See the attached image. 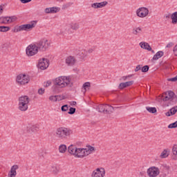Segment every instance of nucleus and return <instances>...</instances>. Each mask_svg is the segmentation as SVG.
Here are the masks:
<instances>
[{"mask_svg":"<svg viewBox=\"0 0 177 177\" xmlns=\"http://www.w3.org/2000/svg\"><path fill=\"white\" fill-rule=\"evenodd\" d=\"M7 18L8 20V24H10V23H14V21H16V20H17V17H16L15 15L7 17Z\"/></svg>","mask_w":177,"mask_h":177,"instance_id":"473e14b6","label":"nucleus"},{"mask_svg":"<svg viewBox=\"0 0 177 177\" xmlns=\"http://www.w3.org/2000/svg\"><path fill=\"white\" fill-rule=\"evenodd\" d=\"M70 27L72 30H75V31H77V30L80 28V24L77 23H71L70 24Z\"/></svg>","mask_w":177,"mask_h":177,"instance_id":"2f4dec72","label":"nucleus"},{"mask_svg":"<svg viewBox=\"0 0 177 177\" xmlns=\"http://www.w3.org/2000/svg\"><path fill=\"white\" fill-rule=\"evenodd\" d=\"M87 150H88V153H89V154H91V151H93V150H95V147H93L92 146H89V147Z\"/></svg>","mask_w":177,"mask_h":177,"instance_id":"4d7b16f0","label":"nucleus"},{"mask_svg":"<svg viewBox=\"0 0 177 177\" xmlns=\"http://www.w3.org/2000/svg\"><path fill=\"white\" fill-rule=\"evenodd\" d=\"M165 94L167 95L168 98L170 100L171 102L176 103L177 96L175 95V93H174V91H169Z\"/></svg>","mask_w":177,"mask_h":177,"instance_id":"2eb2a0df","label":"nucleus"},{"mask_svg":"<svg viewBox=\"0 0 177 177\" xmlns=\"http://www.w3.org/2000/svg\"><path fill=\"white\" fill-rule=\"evenodd\" d=\"M139 70H142V65H138L135 68V72L138 73Z\"/></svg>","mask_w":177,"mask_h":177,"instance_id":"3c124183","label":"nucleus"},{"mask_svg":"<svg viewBox=\"0 0 177 177\" xmlns=\"http://www.w3.org/2000/svg\"><path fill=\"white\" fill-rule=\"evenodd\" d=\"M172 46H174V43H172V42H169V43L167 44V45L166 46V47H167V48H172Z\"/></svg>","mask_w":177,"mask_h":177,"instance_id":"bf43d9fd","label":"nucleus"},{"mask_svg":"<svg viewBox=\"0 0 177 177\" xmlns=\"http://www.w3.org/2000/svg\"><path fill=\"white\" fill-rule=\"evenodd\" d=\"M18 109L20 111H27L28 110V104H18Z\"/></svg>","mask_w":177,"mask_h":177,"instance_id":"5701e85b","label":"nucleus"},{"mask_svg":"<svg viewBox=\"0 0 177 177\" xmlns=\"http://www.w3.org/2000/svg\"><path fill=\"white\" fill-rule=\"evenodd\" d=\"M146 110L151 114H156V113H157V109L156 107L147 106Z\"/></svg>","mask_w":177,"mask_h":177,"instance_id":"c756f323","label":"nucleus"},{"mask_svg":"<svg viewBox=\"0 0 177 177\" xmlns=\"http://www.w3.org/2000/svg\"><path fill=\"white\" fill-rule=\"evenodd\" d=\"M18 104H28L30 103V97L27 95H21L18 99Z\"/></svg>","mask_w":177,"mask_h":177,"instance_id":"f3484780","label":"nucleus"},{"mask_svg":"<svg viewBox=\"0 0 177 177\" xmlns=\"http://www.w3.org/2000/svg\"><path fill=\"white\" fill-rule=\"evenodd\" d=\"M147 174L149 177H157L160 175V169L155 166L151 167L147 169Z\"/></svg>","mask_w":177,"mask_h":177,"instance_id":"6e6552de","label":"nucleus"},{"mask_svg":"<svg viewBox=\"0 0 177 177\" xmlns=\"http://www.w3.org/2000/svg\"><path fill=\"white\" fill-rule=\"evenodd\" d=\"M140 32H142V28H140V27L134 28L132 30V33L134 35H138V34H140Z\"/></svg>","mask_w":177,"mask_h":177,"instance_id":"7c9ffc66","label":"nucleus"},{"mask_svg":"<svg viewBox=\"0 0 177 177\" xmlns=\"http://www.w3.org/2000/svg\"><path fill=\"white\" fill-rule=\"evenodd\" d=\"M172 153L174 156H177V145H174L172 148Z\"/></svg>","mask_w":177,"mask_h":177,"instance_id":"a18cd8bd","label":"nucleus"},{"mask_svg":"<svg viewBox=\"0 0 177 177\" xmlns=\"http://www.w3.org/2000/svg\"><path fill=\"white\" fill-rule=\"evenodd\" d=\"M171 19L172 24H177V11L171 14Z\"/></svg>","mask_w":177,"mask_h":177,"instance_id":"bb28decb","label":"nucleus"},{"mask_svg":"<svg viewBox=\"0 0 177 177\" xmlns=\"http://www.w3.org/2000/svg\"><path fill=\"white\" fill-rule=\"evenodd\" d=\"M131 75H127V76H123L122 78L120 79V81H125L126 80H128Z\"/></svg>","mask_w":177,"mask_h":177,"instance_id":"603ef678","label":"nucleus"},{"mask_svg":"<svg viewBox=\"0 0 177 177\" xmlns=\"http://www.w3.org/2000/svg\"><path fill=\"white\" fill-rule=\"evenodd\" d=\"M36 45L39 52H46L50 48V41L46 39H42L36 42Z\"/></svg>","mask_w":177,"mask_h":177,"instance_id":"f03ea898","label":"nucleus"},{"mask_svg":"<svg viewBox=\"0 0 177 177\" xmlns=\"http://www.w3.org/2000/svg\"><path fill=\"white\" fill-rule=\"evenodd\" d=\"M39 50L37 46V44H30L26 49V55L28 57L35 56Z\"/></svg>","mask_w":177,"mask_h":177,"instance_id":"39448f33","label":"nucleus"},{"mask_svg":"<svg viewBox=\"0 0 177 177\" xmlns=\"http://www.w3.org/2000/svg\"><path fill=\"white\" fill-rule=\"evenodd\" d=\"M16 82L19 85H26L30 82V76L26 75V74H20L17 76Z\"/></svg>","mask_w":177,"mask_h":177,"instance_id":"423d86ee","label":"nucleus"},{"mask_svg":"<svg viewBox=\"0 0 177 177\" xmlns=\"http://www.w3.org/2000/svg\"><path fill=\"white\" fill-rule=\"evenodd\" d=\"M90 86H91V82H85L83 84V88L84 90V93L86 92V88H89Z\"/></svg>","mask_w":177,"mask_h":177,"instance_id":"4c0bfd02","label":"nucleus"},{"mask_svg":"<svg viewBox=\"0 0 177 177\" xmlns=\"http://www.w3.org/2000/svg\"><path fill=\"white\" fill-rule=\"evenodd\" d=\"M77 56L81 61H84L85 60V57L88 56V52L86 50H82L79 52Z\"/></svg>","mask_w":177,"mask_h":177,"instance_id":"a211bd4d","label":"nucleus"},{"mask_svg":"<svg viewBox=\"0 0 177 177\" xmlns=\"http://www.w3.org/2000/svg\"><path fill=\"white\" fill-rule=\"evenodd\" d=\"M162 100H163V102H168V100H170L168 97V95L167 94H165V96L164 95L162 96Z\"/></svg>","mask_w":177,"mask_h":177,"instance_id":"09e8293b","label":"nucleus"},{"mask_svg":"<svg viewBox=\"0 0 177 177\" xmlns=\"http://www.w3.org/2000/svg\"><path fill=\"white\" fill-rule=\"evenodd\" d=\"M50 85H52V82H50V80H48L46 82V84H44V86L46 88H48V86H50Z\"/></svg>","mask_w":177,"mask_h":177,"instance_id":"864d4df0","label":"nucleus"},{"mask_svg":"<svg viewBox=\"0 0 177 177\" xmlns=\"http://www.w3.org/2000/svg\"><path fill=\"white\" fill-rule=\"evenodd\" d=\"M167 174H160V177H166Z\"/></svg>","mask_w":177,"mask_h":177,"instance_id":"338daca9","label":"nucleus"},{"mask_svg":"<svg viewBox=\"0 0 177 177\" xmlns=\"http://www.w3.org/2000/svg\"><path fill=\"white\" fill-rule=\"evenodd\" d=\"M168 81H171V82H176V81H177V75L175 76L174 77L168 79Z\"/></svg>","mask_w":177,"mask_h":177,"instance_id":"5fc2aeb1","label":"nucleus"},{"mask_svg":"<svg viewBox=\"0 0 177 177\" xmlns=\"http://www.w3.org/2000/svg\"><path fill=\"white\" fill-rule=\"evenodd\" d=\"M168 156H169V153L167 149H165L160 154L162 158H167Z\"/></svg>","mask_w":177,"mask_h":177,"instance_id":"c9c22d12","label":"nucleus"},{"mask_svg":"<svg viewBox=\"0 0 177 177\" xmlns=\"http://www.w3.org/2000/svg\"><path fill=\"white\" fill-rule=\"evenodd\" d=\"M122 106H115L114 109H121Z\"/></svg>","mask_w":177,"mask_h":177,"instance_id":"774afa93","label":"nucleus"},{"mask_svg":"<svg viewBox=\"0 0 177 177\" xmlns=\"http://www.w3.org/2000/svg\"><path fill=\"white\" fill-rule=\"evenodd\" d=\"M57 102H61V100H64L66 99V95H56Z\"/></svg>","mask_w":177,"mask_h":177,"instance_id":"79ce46f5","label":"nucleus"},{"mask_svg":"<svg viewBox=\"0 0 177 177\" xmlns=\"http://www.w3.org/2000/svg\"><path fill=\"white\" fill-rule=\"evenodd\" d=\"M59 153H66L67 151V147L66 145H61L59 147Z\"/></svg>","mask_w":177,"mask_h":177,"instance_id":"72a5a7b5","label":"nucleus"},{"mask_svg":"<svg viewBox=\"0 0 177 177\" xmlns=\"http://www.w3.org/2000/svg\"><path fill=\"white\" fill-rule=\"evenodd\" d=\"M140 46L142 48V49H145L146 50H151V46H150L149 43H146L145 41L140 42Z\"/></svg>","mask_w":177,"mask_h":177,"instance_id":"412c9836","label":"nucleus"},{"mask_svg":"<svg viewBox=\"0 0 177 177\" xmlns=\"http://www.w3.org/2000/svg\"><path fill=\"white\" fill-rule=\"evenodd\" d=\"M133 80L126 82H122L119 84L118 88L120 90H122L125 88H128V86H131V85H133Z\"/></svg>","mask_w":177,"mask_h":177,"instance_id":"dca6fc26","label":"nucleus"},{"mask_svg":"<svg viewBox=\"0 0 177 177\" xmlns=\"http://www.w3.org/2000/svg\"><path fill=\"white\" fill-rule=\"evenodd\" d=\"M9 30H10V27L9 26H0L1 32H8Z\"/></svg>","mask_w":177,"mask_h":177,"instance_id":"f704fd0d","label":"nucleus"},{"mask_svg":"<svg viewBox=\"0 0 177 177\" xmlns=\"http://www.w3.org/2000/svg\"><path fill=\"white\" fill-rule=\"evenodd\" d=\"M164 56V51H158L153 55L152 59L153 60H158V59H161Z\"/></svg>","mask_w":177,"mask_h":177,"instance_id":"b1692460","label":"nucleus"},{"mask_svg":"<svg viewBox=\"0 0 177 177\" xmlns=\"http://www.w3.org/2000/svg\"><path fill=\"white\" fill-rule=\"evenodd\" d=\"M93 50H94L93 48H89L88 50H86L87 55H89V53H93Z\"/></svg>","mask_w":177,"mask_h":177,"instance_id":"052dcab7","label":"nucleus"},{"mask_svg":"<svg viewBox=\"0 0 177 177\" xmlns=\"http://www.w3.org/2000/svg\"><path fill=\"white\" fill-rule=\"evenodd\" d=\"M99 113H103L104 114H112L114 111V106H111L109 104H100L98 106Z\"/></svg>","mask_w":177,"mask_h":177,"instance_id":"20e7f679","label":"nucleus"},{"mask_svg":"<svg viewBox=\"0 0 177 177\" xmlns=\"http://www.w3.org/2000/svg\"><path fill=\"white\" fill-rule=\"evenodd\" d=\"M32 1V0H20L21 3H28L31 2Z\"/></svg>","mask_w":177,"mask_h":177,"instance_id":"13d9d810","label":"nucleus"},{"mask_svg":"<svg viewBox=\"0 0 177 177\" xmlns=\"http://www.w3.org/2000/svg\"><path fill=\"white\" fill-rule=\"evenodd\" d=\"M59 88H64V76H60L55 80L53 86L54 93H59V92H60V91H59Z\"/></svg>","mask_w":177,"mask_h":177,"instance_id":"7ed1b4c3","label":"nucleus"},{"mask_svg":"<svg viewBox=\"0 0 177 177\" xmlns=\"http://www.w3.org/2000/svg\"><path fill=\"white\" fill-rule=\"evenodd\" d=\"M149 51L151 52V53H155L154 50H153V48H151V50H148Z\"/></svg>","mask_w":177,"mask_h":177,"instance_id":"69168bd1","label":"nucleus"},{"mask_svg":"<svg viewBox=\"0 0 177 177\" xmlns=\"http://www.w3.org/2000/svg\"><path fill=\"white\" fill-rule=\"evenodd\" d=\"M77 109L75 108L71 107L69 109V111L68 112V114H71V115H73V114H75V111Z\"/></svg>","mask_w":177,"mask_h":177,"instance_id":"ea45409f","label":"nucleus"},{"mask_svg":"<svg viewBox=\"0 0 177 177\" xmlns=\"http://www.w3.org/2000/svg\"><path fill=\"white\" fill-rule=\"evenodd\" d=\"M39 95H44L45 93V90L44 88H39L38 90Z\"/></svg>","mask_w":177,"mask_h":177,"instance_id":"8fccbe9b","label":"nucleus"},{"mask_svg":"<svg viewBox=\"0 0 177 177\" xmlns=\"http://www.w3.org/2000/svg\"><path fill=\"white\" fill-rule=\"evenodd\" d=\"M91 8H93V9H99V4L98 3H94L91 4Z\"/></svg>","mask_w":177,"mask_h":177,"instance_id":"de8ad7c7","label":"nucleus"},{"mask_svg":"<svg viewBox=\"0 0 177 177\" xmlns=\"http://www.w3.org/2000/svg\"><path fill=\"white\" fill-rule=\"evenodd\" d=\"M109 3V2L107 1H102L100 3H98V7L100 8H104V6H106V5H107Z\"/></svg>","mask_w":177,"mask_h":177,"instance_id":"a19ab883","label":"nucleus"},{"mask_svg":"<svg viewBox=\"0 0 177 177\" xmlns=\"http://www.w3.org/2000/svg\"><path fill=\"white\" fill-rule=\"evenodd\" d=\"M52 171L54 175H57V174L60 172V167H59L58 165H53Z\"/></svg>","mask_w":177,"mask_h":177,"instance_id":"a878e982","label":"nucleus"},{"mask_svg":"<svg viewBox=\"0 0 177 177\" xmlns=\"http://www.w3.org/2000/svg\"><path fill=\"white\" fill-rule=\"evenodd\" d=\"M65 63L68 66L73 67V66H75V63H77V59H75V57H74L73 56H68V57H66Z\"/></svg>","mask_w":177,"mask_h":177,"instance_id":"9b49d317","label":"nucleus"},{"mask_svg":"<svg viewBox=\"0 0 177 177\" xmlns=\"http://www.w3.org/2000/svg\"><path fill=\"white\" fill-rule=\"evenodd\" d=\"M149 68H150V67L149 66V65H145L142 68H141V71H142V73H147V71H149Z\"/></svg>","mask_w":177,"mask_h":177,"instance_id":"e433bc0d","label":"nucleus"},{"mask_svg":"<svg viewBox=\"0 0 177 177\" xmlns=\"http://www.w3.org/2000/svg\"><path fill=\"white\" fill-rule=\"evenodd\" d=\"M49 100L50 102H57V98L56 95H51L49 97Z\"/></svg>","mask_w":177,"mask_h":177,"instance_id":"49530a36","label":"nucleus"},{"mask_svg":"<svg viewBox=\"0 0 177 177\" xmlns=\"http://www.w3.org/2000/svg\"><path fill=\"white\" fill-rule=\"evenodd\" d=\"M20 31H25L24 25L16 26L14 29V32H19Z\"/></svg>","mask_w":177,"mask_h":177,"instance_id":"c85d7f7f","label":"nucleus"},{"mask_svg":"<svg viewBox=\"0 0 177 177\" xmlns=\"http://www.w3.org/2000/svg\"><path fill=\"white\" fill-rule=\"evenodd\" d=\"M173 52L175 56H177V44L174 47Z\"/></svg>","mask_w":177,"mask_h":177,"instance_id":"6e6d98bb","label":"nucleus"},{"mask_svg":"<svg viewBox=\"0 0 177 177\" xmlns=\"http://www.w3.org/2000/svg\"><path fill=\"white\" fill-rule=\"evenodd\" d=\"M75 104H77V102H75V101L71 102V106H75Z\"/></svg>","mask_w":177,"mask_h":177,"instance_id":"e2e57ef3","label":"nucleus"},{"mask_svg":"<svg viewBox=\"0 0 177 177\" xmlns=\"http://www.w3.org/2000/svg\"><path fill=\"white\" fill-rule=\"evenodd\" d=\"M61 110H62V111H63V112H64V111H68V104L63 105V106L61 107Z\"/></svg>","mask_w":177,"mask_h":177,"instance_id":"c03bdc74","label":"nucleus"},{"mask_svg":"<svg viewBox=\"0 0 177 177\" xmlns=\"http://www.w3.org/2000/svg\"><path fill=\"white\" fill-rule=\"evenodd\" d=\"M37 21H32L30 24H24L25 31H30V30H32V28H35V26H37Z\"/></svg>","mask_w":177,"mask_h":177,"instance_id":"ddd939ff","label":"nucleus"},{"mask_svg":"<svg viewBox=\"0 0 177 177\" xmlns=\"http://www.w3.org/2000/svg\"><path fill=\"white\" fill-rule=\"evenodd\" d=\"M86 156H89V150L85 148H77L75 157L76 158H84Z\"/></svg>","mask_w":177,"mask_h":177,"instance_id":"0eeeda50","label":"nucleus"},{"mask_svg":"<svg viewBox=\"0 0 177 177\" xmlns=\"http://www.w3.org/2000/svg\"><path fill=\"white\" fill-rule=\"evenodd\" d=\"M78 148H77L75 146L71 145L68 147V151L70 154L72 156H75L77 154V150Z\"/></svg>","mask_w":177,"mask_h":177,"instance_id":"6ab92c4d","label":"nucleus"},{"mask_svg":"<svg viewBox=\"0 0 177 177\" xmlns=\"http://www.w3.org/2000/svg\"><path fill=\"white\" fill-rule=\"evenodd\" d=\"M136 15L138 17H141L142 19L147 17L149 15V8L141 7L136 10Z\"/></svg>","mask_w":177,"mask_h":177,"instance_id":"9d476101","label":"nucleus"},{"mask_svg":"<svg viewBox=\"0 0 177 177\" xmlns=\"http://www.w3.org/2000/svg\"><path fill=\"white\" fill-rule=\"evenodd\" d=\"M3 13V6H0V15H2Z\"/></svg>","mask_w":177,"mask_h":177,"instance_id":"680f3d73","label":"nucleus"},{"mask_svg":"<svg viewBox=\"0 0 177 177\" xmlns=\"http://www.w3.org/2000/svg\"><path fill=\"white\" fill-rule=\"evenodd\" d=\"M71 5H73V3H70V2L66 3L62 6V9L63 10L67 9V8H70V6H71Z\"/></svg>","mask_w":177,"mask_h":177,"instance_id":"37998d69","label":"nucleus"},{"mask_svg":"<svg viewBox=\"0 0 177 177\" xmlns=\"http://www.w3.org/2000/svg\"><path fill=\"white\" fill-rule=\"evenodd\" d=\"M45 13H57V8L56 7H51L47 8L44 10Z\"/></svg>","mask_w":177,"mask_h":177,"instance_id":"393cba45","label":"nucleus"},{"mask_svg":"<svg viewBox=\"0 0 177 177\" xmlns=\"http://www.w3.org/2000/svg\"><path fill=\"white\" fill-rule=\"evenodd\" d=\"M9 19L8 17H0V24H9Z\"/></svg>","mask_w":177,"mask_h":177,"instance_id":"cd10ccee","label":"nucleus"},{"mask_svg":"<svg viewBox=\"0 0 177 177\" xmlns=\"http://www.w3.org/2000/svg\"><path fill=\"white\" fill-rule=\"evenodd\" d=\"M168 128H169V129H172L174 128H177V121L169 124Z\"/></svg>","mask_w":177,"mask_h":177,"instance_id":"58836bf2","label":"nucleus"},{"mask_svg":"<svg viewBox=\"0 0 177 177\" xmlns=\"http://www.w3.org/2000/svg\"><path fill=\"white\" fill-rule=\"evenodd\" d=\"M140 176L141 177H146V176L145 175V173H143V172H140Z\"/></svg>","mask_w":177,"mask_h":177,"instance_id":"0e129e2a","label":"nucleus"},{"mask_svg":"<svg viewBox=\"0 0 177 177\" xmlns=\"http://www.w3.org/2000/svg\"><path fill=\"white\" fill-rule=\"evenodd\" d=\"M17 169H19V165H13L10 169L8 177H16V176L17 175V172L16 171Z\"/></svg>","mask_w":177,"mask_h":177,"instance_id":"4468645a","label":"nucleus"},{"mask_svg":"<svg viewBox=\"0 0 177 177\" xmlns=\"http://www.w3.org/2000/svg\"><path fill=\"white\" fill-rule=\"evenodd\" d=\"M37 67L40 70H46L49 67V59L46 58L40 59Z\"/></svg>","mask_w":177,"mask_h":177,"instance_id":"1a4fd4ad","label":"nucleus"},{"mask_svg":"<svg viewBox=\"0 0 177 177\" xmlns=\"http://www.w3.org/2000/svg\"><path fill=\"white\" fill-rule=\"evenodd\" d=\"M106 172L104 171H100V169L97 168L94 170L91 174L92 177H104Z\"/></svg>","mask_w":177,"mask_h":177,"instance_id":"f8f14e48","label":"nucleus"},{"mask_svg":"<svg viewBox=\"0 0 177 177\" xmlns=\"http://www.w3.org/2000/svg\"><path fill=\"white\" fill-rule=\"evenodd\" d=\"M64 88L65 86H70V88H71V86H73V83H70L71 82V80L70 79V76H64Z\"/></svg>","mask_w":177,"mask_h":177,"instance_id":"4be33fe9","label":"nucleus"},{"mask_svg":"<svg viewBox=\"0 0 177 177\" xmlns=\"http://www.w3.org/2000/svg\"><path fill=\"white\" fill-rule=\"evenodd\" d=\"M176 113H177V106H175L171 109H170L169 111L165 113V115H167V117H171V115H175Z\"/></svg>","mask_w":177,"mask_h":177,"instance_id":"aec40b11","label":"nucleus"},{"mask_svg":"<svg viewBox=\"0 0 177 177\" xmlns=\"http://www.w3.org/2000/svg\"><path fill=\"white\" fill-rule=\"evenodd\" d=\"M71 133L73 131L64 127H59L56 130V136L59 139H67Z\"/></svg>","mask_w":177,"mask_h":177,"instance_id":"f257e3e1","label":"nucleus"}]
</instances>
